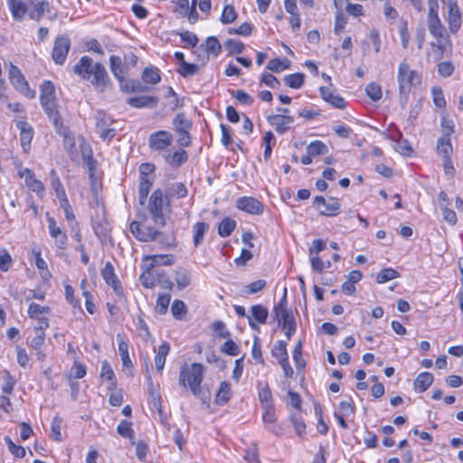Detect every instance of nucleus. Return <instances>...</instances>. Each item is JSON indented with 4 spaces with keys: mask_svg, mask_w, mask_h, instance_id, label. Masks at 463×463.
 <instances>
[{
    "mask_svg": "<svg viewBox=\"0 0 463 463\" xmlns=\"http://www.w3.org/2000/svg\"><path fill=\"white\" fill-rule=\"evenodd\" d=\"M175 282L179 289H184L189 286L191 282L190 272L185 268H177L175 271Z\"/></svg>",
    "mask_w": 463,
    "mask_h": 463,
    "instance_id": "nucleus-32",
    "label": "nucleus"
},
{
    "mask_svg": "<svg viewBox=\"0 0 463 463\" xmlns=\"http://www.w3.org/2000/svg\"><path fill=\"white\" fill-rule=\"evenodd\" d=\"M232 396L231 384L228 382H222L219 390L215 395V403L218 405L226 404Z\"/></svg>",
    "mask_w": 463,
    "mask_h": 463,
    "instance_id": "nucleus-27",
    "label": "nucleus"
},
{
    "mask_svg": "<svg viewBox=\"0 0 463 463\" xmlns=\"http://www.w3.org/2000/svg\"><path fill=\"white\" fill-rule=\"evenodd\" d=\"M221 352L232 356H236L240 353L239 346L235 344L232 339H228L224 344L221 346Z\"/></svg>",
    "mask_w": 463,
    "mask_h": 463,
    "instance_id": "nucleus-64",
    "label": "nucleus"
},
{
    "mask_svg": "<svg viewBox=\"0 0 463 463\" xmlns=\"http://www.w3.org/2000/svg\"><path fill=\"white\" fill-rule=\"evenodd\" d=\"M152 184L153 183L149 179V177H140V182L138 185V197L141 204L145 203V201L148 195Z\"/></svg>",
    "mask_w": 463,
    "mask_h": 463,
    "instance_id": "nucleus-41",
    "label": "nucleus"
},
{
    "mask_svg": "<svg viewBox=\"0 0 463 463\" xmlns=\"http://www.w3.org/2000/svg\"><path fill=\"white\" fill-rule=\"evenodd\" d=\"M141 268L143 269L142 274L139 277V280L143 287L146 288H153L156 285V269L154 264L148 262H142Z\"/></svg>",
    "mask_w": 463,
    "mask_h": 463,
    "instance_id": "nucleus-19",
    "label": "nucleus"
},
{
    "mask_svg": "<svg viewBox=\"0 0 463 463\" xmlns=\"http://www.w3.org/2000/svg\"><path fill=\"white\" fill-rule=\"evenodd\" d=\"M117 431L123 438L132 439L134 435L132 423L126 420L120 421L118 425Z\"/></svg>",
    "mask_w": 463,
    "mask_h": 463,
    "instance_id": "nucleus-56",
    "label": "nucleus"
},
{
    "mask_svg": "<svg viewBox=\"0 0 463 463\" xmlns=\"http://www.w3.org/2000/svg\"><path fill=\"white\" fill-rule=\"evenodd\" d=\"M205 49L208 53L217 56L221 52L222 46L216 37L210 36L205 41Z\"/></svg>",
    "mask_w": 463,
    "mask_h": 463,
    "instance_id": "nucleus-54",
    "label": "nucleus"
},
{
    "mask_svg": "<svg viewBox=\"0 0 463 463\" xmlns=\"http://www.w3.org/2000/svg\"><path fill=\"white\" fill-rule=\"evenodd\" d=\"M428 28L430 34L437 40L443 37L445 33V27L441 24V21L438 15V11H434L433 8L428 11Z\"/></svg>",
    "mask_w": 463,
    "mask_h": 463,
    "instance_id": "nucleus-17",
    "label": "nucleus"
},
{
    "mask_svg": "<svg viewBox=\"0 0 463 463\" xmlns=\"http://www.w3.org/2000/svg\"><path fill=\"white\" fill-rule=\"evenodd\" d=\"M110 61V70L113 75L119 80V82L124 79L123 70H122V61L118 56L112 55L109 58Z\"/></svg>",
    "mask_w": 463,
    "mask_h": 463,
    "instance_id": "nucleus-45",
    "label": "nucleus"
},
{
    "mask_svg": "<svg viewBox=\"0 0 463 463\" xmlns=\"http://www.w3.org/2000/svg\"><path fill=\"white\" fill-rule=\"evenodd\" d=\"M199 65L189 62H183V65L179 67L178 73L184 78H188L190 76L195 75L199 71Z\"/></svg>",
    "mask_w": 463,
    "mask_h": 463,
    "instance_id": "nucleus-52",
    "label": "nucleus"
},
{
    "mask_svg": "<svg viewBox=\"0 0 463 463\" xmlns=\"http://www.w3.org/2000/svg\"><path fill=\"white\" fill-rule=\"evenodd\" d=\"M10 11L14 19L22 21L27 12V6L22 0H8Z\"/></svg>",
    "mask_w": 463,
    "mask_h": 463,
    "instance_id": "nucleus-28",
    "label": "nucleus"
},
{
    "mask_svg": "<svg viewBox=\"0 0 463 463\" xmlns=\"http://www.w3.org/2000/svg\"><path fill=\"white\" fill-rule=\"evenodd\" d=\"M142 79L146 83L156 84L161 80L157 69L146 68L142 73Z\"/></svg>",
    "mask_w": 463,
    "mask_h": 463,
    "instance_id": "nucleus-48",
    "label": "nucleus"
},
{
    "mask_svg": "<svg viewBox=\"0 0 463 463\" xmlns=\"http://www.w3.org/2000/svg\"><path fill=\"white\" fill-rule=\"evenodd\" d=\"M398 27L402 48L407 49L410 42V33L408 31L407 22L405 20H401Z\"/></svg>",
    "mask_w": 463,
    "mask_h": 463,
    "instance_id": "nucleus-61",
    "label": "nucleus"
},
{
    "mask_svg": "<svg viewBox=\"0 0 463 463\" xmlns=\"http://www.w3.org/2000/svg\"><path fill=\"white\" fill-rule=\"evenodd\" d=\"M263 142L265 144V151H264V159L267 161L269 159L271 152H272V146L276 143L275 136L271 131H268L265 133L263 137Z\"/></svg>",
    "mask_w": 463,
    "mask_h": 463,
    "instance_id": "nucleus-51",
    "label": "nucleus"
},
{
    "mask_svg": "<svg viewBox=\"0 0 463 463\" xmlns=\"http://www.w3.org/2000/svg\"><path fill=\"white\" fill-rule=\"evenodd\" d=\"M235 226H236L235 221L230 219V218H225V219L222 220V222L219 224L218 233L221 237H223V238L228 237L233 232V230L235 229Z\"/></svg>",
    "mask_w": 463,
    "mask_h": 463,
    "instance_id": "nucleus-42",
    "label": "nucleus"
},
{
    "mask_svg": "<svg viewBox=\"0 0 463 463\" xmlns=\"http://www.w3.org/2000/svg\"><path fill=\"white\" fill-rule=\"evenodd\" d=\"M237 18V14L232 5H227L224 6L222 14L221 15V22L222 24H231Z\"/></svg>",
    "mask_w": 463,
    "mask_h": 463,
    "instance_id": "nucleus-58",
    "label": "nucleus"
},
{
    "mask_svg": "<svg viewBox=\"0 0 463 463\" xmlns=\"http://www.w3.org/2000/svg\"><path fill=\"white\" fill-rule=\"evenodd\" d=\"M41 105L47 114L49 119L52 121L57 133L61 136L67 137V128L63 126L62 119L58 111L56 99L45 100L41 102Z\"/></svg>",
    "mask_w": 463,
    "mask_h": 463,
    "instance_id": "nucleus-8",
    "label": "nucleus"
},
{
    "mask_svg": "<svg viewBox=\"0 0 463 463\" xmlns=\"http://www.w3.org/2000/svg\"><path fill=\"white\" fill-rule=\"evenodd\" d=\"M56 99L54 84L51 80H45L41 85L40 101Z\"/></svg>",
    "mask_w": 463,
    "mask_h": 463,
    "instance_id": "nucleus-37",
    "label": "nucleus"
},
{
    "mask_svg": "<svg viewBox=\"0 0 463 463\" xmlns=\"http://www.w3.org/2000/svg\"><path fill=\"white\" fill-rule=\"evenodd\" d=\"M144 262H149L150 264H154V268L156 265H164L170 266L174 264L175 258L173 255H154V256H146L144 258Z\"/></svg>",
    "mask_w": 463,
    "mask_h": 463,
    "instance_id": "nucleus-34",
    "label": "nucleus"
},
{
    "mask_svg": "<svg viewBox=\"0 0 463 463\" xmlns=\"http://www.w3.org/2000/svg\"><path fill=\"white\" fill-rule=\"evenodd\" d=\"M275 319L278 320L279 324L282 323V327L296 325L294 314L290 309H284L282 311H279V318Z\"/></svg>",
    "mask_w": 463,
    "mask_h": 463,
    "instance_id": "nucleus-47",
    "label": "nucleus"
},
{
    "mask_svg": "<svg viewBox=\"0 0 463 463\" xmlns=\"http://www.w3.org/2000/svg\"><path fill=\"white\" fill-rule=\"evenodd\" d=\"M231 95L236 99L241 105L251 106L254 102L253 97L249 95L243 90H232L230 91Z\"/></svg>",
    "mask_w": 463,
    "mask_h": 463,
    "instance_id": "nucleus-44",
    "label": "nucleus"
},
{
    "mask_svg": "<svg viewBox=\"0 0 463 463\" xmlns=\"http://www.w3.org/2000/svg\"><path fill=\"white\" fill-rule=\"evenodd\" d=\"M73 71L83 80H90L91 84L99 91H104L110 83L104 65L99 62L94 63L89 56H82L73 66Z\"/></svg>",
    "mask_w": 463,
    "mask_h": 463,
    "instance_id": "nucleus-1",
    "label": "nucleus"
},
{
    "mask_svg": "<svg viewBox=\"0 0 463 463\" xmlns=\"http://www.w3.org/2000/svg\"><path fill=\"white\" fill-rule=\"evenodd\" d=\"M73 71L83 80H90L91 84L99 91H104L110 83L104 65L99 62L94 63L89 56H82L73 66Z\"/></svg>",
    "mask_w": 463,
    "mask_h": 463,
    "instance_id": "nucleus-2",
    "label": "nucleus"
},
{
    "mask_svg": "<svg viewBox=\"0 0 463 463\" xmlns=\"http://www.w3.org/2000/svg\"><path fill=\"white\" fill-rule=\"evenodd\" d=\"M171 296L169 294H161L156 300V311L160 315H165L167 311Z\"/></svg>",
    "mask_w": 463,
    "mask_h": 463,
    "instance_id": "nucleus-59",
    "label": "nucleus"
},
{
    "mask_svg": "<svg viewBox=\"0 0 463 463\" xmlns=\"http://www.w3.org/2000/svg\"><path fill=\"white\" fill-rule=\"evenodd\" d=\"M322 99L327 103L331 104L335 109H343L346 107L345 100L335 94L334 91L330 90L326 87H320L319 89Z\"/></svg>",
    "mask_w": 463,
    "mask_h": 463,
    "instance_id": "nucleus-20",
    "label": "nucleus"
},
{
    "mask_svg": "<svg viewBox=\"0 0 463 463\" xmlns=\"http://www.w3.org/2000/svg\"><path fill=\"white\" fill-rule=\"evenodd\" d=\"M188 194L186 186L180 182H176L171 184L165 192V199L169 200L172 197L184 198Z\"/></svg>",
    "mask_w": 463,
    "mask_h": 463,
    "instance_id": "nucleus-29",
    "label": "nucleus"
},
{
    "mask_svg": "<svg viewBox=\"0 0 463 463\" xmlns=\"http://www.w3.org/2000/svg\"><path fill=\"white\" fill-rule=\"evenodd\" d=\"M400 274L398 271H396L395 269H392V268H386V269H382L378 275H377V278H376V281L379 283V284H383V283H385L391 279H396V278H399Z\"/></svg>",
    "mask_w": 463,
    "mask_h": 463,
    "instance_id": "nucleus-49",
    "label": "nucleus"
},
{
    "mask_svg": "<svg viewBox=\"0 0 463 463\" xmlns=\"http://www.w3.org/2000/svg\"><path fill=\"white\" fill-rule=\"evenodd\" d=\"M15 126L20 131L19 137L22 148L25 153H28L31 149V142L34 135V130L33 127L24 119H16Z\"/></svg>",
    "mask_w": 463,
    "mask_h": 463,
    "instance_id": "nucleus-12",
    "label": "nucleus"
},
{
    "mask_svg": "<svg viewBox=\"0 0 463 463\" xmlns=\"http://www.w3.org/2000/svg\"><path fill=\"white\" fill-rule=\"evenodd\" d=\"M173 125L175 132H185L191 129L193 124L184 113H180L174 118Z\"/></svg>",
    "mask_w": 463,
    "mask_h": 463,
    "instance_id": "nucleus-39",
    "label": "nucleus"
},
{
    "mask_svg": "<svg viewBox=\"0 0 463 463\" xmlns=\"http://www.w3.org/2000/svg\"><path fill=\"white\" fill-rule=\"evenodd\" d=\"M156 281L161 286L162 288L172 290L174 283L169 279L165 270L156 269Z\"/></svg>",
    "mask_w": 463,
    "mask_h": 463,
    "instance_id": "nucleus-50",
    "label": "nucleus"
},
{
    "mask_svg": "<svg viewBox=\"0 0 463 463\" xmlns=\"http://www.w3.org/2000/svg\"><path fill=\"white\" fill-rule=\"evenodd\" d=\"M204 368L202 364L193 363L189 368H181L179 384L183 387L202 383Z\"/></svg>",
    "mask_w": 463,
    "mask_h": 463,
    "instance_id": "nucleus-5",
    "label": "nucleus"
},
{
    "mask_svg": "<svg viewBox=\"0 0 463 463\" xmlns=\"http://www.w3.org/2000/svg\"><path fill=\"white\" fill-rule=\"evenodd\" d=\"M19 175L20 177H24L25 184L31 191L36 193L39 195L43 194L45 191L44 185L40 180L35 178L34 174L32 170H30L29 168H24L23 171L20 172Z\"/></svg>",
    "mask_w": 463,
    "mask_h": 463,
    "instance_id": "nucleus-18",
    "label": "nucleus"
},
{
    "mask_svg": "<svg viewBox=\"0 0 463 463\" xmlns=\"http://www.w3.org/2000/svg\"><path fill=\"white\" fill-rule=\"evenodd\" d=\"M433 375L430 373H420L414 381V389L418 392H424L433 383Z\"/></svg>",
    "mask_w": 463,
    "mask_h": 463,
    "instance_id": "nucleus-25",
    "label": "nucleus"
},
{
    "mask_svg": "<svg viewBox=\"0 0 463 463\" xmlns=\"http://www.w3.org/2000/svg\"><path fill=\"white\" fill-rule=\"evenodd\" d=\"M437 150L439 155L444 158H449L452 153V146L450 139L448 137H441L437 142Z\"/></svg>",
    "mask_w": 463,
    "mask_h": 463,
    "instance_id": "nucleus-38",
    "label": "nucleus"
},
{
    "mask_svg": "<svg viewBox=\"0 0 463 463\" xmlns=\"http://www.w3.org/2000/svg\"><path fill=\"white\" fill-rule=\"evenodd\" d=\"M127 103L133 108H155L158 104V98L155 96H138L131 97L127 99Z\"/></svg>",
    "mask_w": 463,
    "mask_h": 463,
    "instance_id": "nucleus-21",
    "label": "nucleus"
},
{
    "mask_svg": "<svg viewBox=\"0 0 463 463\" xmlns=\"http://www.w3.org/2000/svg\"><path fill=\"white\" fill-rule=\"evenodd\" d=\"M8 75L11 84L16 90L28 99H33L35 97V91L29 88L28 82L17 66L11 63Z\"/></svg>",
    "mask_w": 463,
    "mask_h": 463,
    "instance_id": "nucleus-7",
    "label": "nucleus"
},
{
    "mask_svg": "<svg viewBox=\"0 0 463 463\" xmlns=\"http://www.w3.org/2000/svg\"><path fill=\"white\" fill-rule=\"evenodd\" d=\"M209 229V224L203 222H198L193 226V242L194 247L202 244L204 234Z\"/></svg>",
    "mask_w": 463,
    "mask_h": 463,
    "instance_id": "nucleus-30",
    "label": "nucleus"
},
{
    "mask_svg": "<svg viewBox=\"0 0 463 463\" xmlns=\"http://www.w3.org/2000/svg\"><path fill=\"white\" fill-rule=\"evenodd\" d=\"M164 158L170 166L177 168L188 160V154L185 150L180 148L172 155L165 154Z\"/></svg>",
    "mask_w": 463,
    "mask_h": 463,
    "instance_id": "nucleus-23",
    "label": "nucleus"
},
{
    "mask_svg": "<svg viewBox=\"0 0 463 463\" xmlns=\"http://www.w3.org/2000/svg\"><path fill=\"white\" fill-rule=\"evenodd\" d=\"M71 48V40L66 35H59L54 41L52 59L57 64H63Z\"/></svg>",
    "mask_w": 463,
    "mask_h": 463,
    "instance_id": "nucleus-10",
    "label": "nucleus"
},
{
    "mask_svg": "<svg viewBox=\"0 0 463 463\" xmlns=\"http://www.w3.org/2000/svg\"><path fill=\"white\" fill-rule=\"evenodd\" d=\"M367 96L373 101H377L382 98V88L378 83L371 82L365 88Z\"/></svg>",
    "mask_w": 463,
    "mask_h": 463,
    "instance_id": "nucleus-55",
    "label": "nucleus"
},
{
    "mask_svg": "<svg viewBox=\"0 0 463 463\" xmlns=\"http://www.w3.org/2000/svg\"><path fill=\"white\" fill-rule=\"evenodd\" d=\"M307 153L312 156L324 155L327 153V146L322 141L316 140L307 146Z\"/></svg>",
    "mask_w": 463,
    "mask_h": 463,
    "instance_id": "nucleus-46",
    "label": "nucleus"
},
{
    "mask_svg": "<svg viewBox=\"0 0 463 463\" xmlns=\"http://www.w3.org/2000/svg\"><path fill=\"white\" fill-rule=\"evenodd\" d=\"M173 135L165 130L152 133L148 137V145L152 150L162 151L171 146Z\"/></svg>",
    "mask_w": 463,
    "mask_h": 463,
    "instance_id": "nucleus-11",
    "label": "nucleus"
},
{
    "mask_svg": "<svg viewBox=\"0 0 463 463\" xmlns=\"http://www.w3.org/2000/svg\"><path fill=\"white\" fill-rule=\"evenodd\" d=\"M5 441L8 446L9 451L16 458H23L25 456V449L24 447L15 445L10 437H5Z\"/></svg>",
    "mask_w": 463,
    "mask_h": 463,
    "instance_id": "nucleus-60",
    "label": "nucleus"
},
{
    "mask_svg": "<svg viewBox=\"0 0 463 463\" xmlns=\"http://www.w3.org/2000/svg\"><path fill=\"white\" fill-rule=\"evenodd\" d=\"M269 317V310L266 307L258 304L253 305L250 307V315L248 316L249 326L251 329L260 331V326L256 322L260 324H266Z\"/></svg>",
    "mask_w": 463,
    "mask_h": 463,
    "instance_id": "nucleus-13",
    "label": "nucleus"
},
{
    "mask_svg": "<svg viewBox=\"0 0 463 463\" xmlns=\"http://www.w3.org/2000/svg\"><path fill=\"white\" fill-rule=\"evenodd\" d=\"M131 233L140 241H151L156 239V236L160 234L159 232L156 231L152 227L141 228L138 222L133 221L130 223Z\"/></svg>",
    "mask_w": 463,
    "mask_h": 463,
    "instance_id": "nucleus-15",
    "label": "nucleus"
},
{
    "mask_svg": "<svg viewBox=\"0 0 463 463\" xmlns=\"http://www.w3.org/2000/svg\"><path fill=\"white\" fill-rule=\"evenodd\" d=\"M447 23L451 33H456L462 24L461 14L458 5L450 7L448 11Z\"/></svg>",
    "mask_w": 463,
    "mask_h": 463,
    "instance_id": "nucleus-22",
    "label": "nucleus"
},
{
    "mask_svg": "<svg viewBox=\"0 0 463 463\" xmlns=\"http://www.w3.org/2000/svg\"><path fill=\"white\" fill-rule=\"evenodd\" d=\"M293 360L297 369L300 370L306 366V362L302 357V343L298 341L293 350Z\"/></svg>",
    "mask_w": 463,
    "mask_h": 463,
    "instance_id": "nucleus-57",
    "label": "nucleus"
},
{
    "mask_svg": "<svg viewBox=\"0 0 463 463\" xmlns=\"http://www.w3.org/2000/svg\"><path fill=\"white\" fill-rule=\"evenodd\" d=\"M397 80L399 83L400 102L403 107L408 101V95L413 86L420 84V75L411 70L406 61L400 63Z\"/></svg>",
    "mask_w": 463,
    "mask_h": 463,
    "instance_id": "nucleus-4",
    "label": "nucleus"
},
{
    "mask_svg": "<svg viewBox=\"0 0 463 463\" xmlns=\"http://www.w3.org/2000/svg\"><path fill=\"white\" fill-rule=\"evenodd\" d=\"M313 203L321 215L332 217L336 216L340 212L341 204L335 197H329L326 200L323 196H316Z\"/></svg>",
    "mask_w": 463,
    "mask_h": 463,
    "instance_id": "nucleus-9",
    "label": "nucleus"
},
{
    "mask_svg": "<svg viewBox=\"0 0 463 463\" xmlns=\"http://www.w3.org/2000/svg\"><path fill=\"white\" fill-rule=\"evenodd\" d=\"M148 210L152 214L153 221L156 224L160 226H164L165 224L163 192L161 189H156L152 193L149 198Z\"/></svg>",
    "mask_w": 463,
    "mask_h": 463,
    "instance_id": "nucleus-6",
    "label": "nucleus"
},
{
    "mask_svg": "<svg viewBox=\"0 0 463 463\" xmlns=\"http://www.w3.org/2000/svg\"><path fill=\"white\" fill-rule=\"evenodd\" d=\"M101 277L106 281L108 285H109L116 295L122 297L123 296V288L121 287L120 281L115 274L114 267L110 262H107L104 268L101 269Z\"/></svg>",
    "mask_w": 463,
    "mask_h": 463,
    "instance_id": "nucleus-14",
    "label": "nucleus"
},
{
    "mask_svg": "<svg viewBox=\"0 0 463 463\" xmlns=\"http://www.w3.org/2000/svg\"><path fill=\"white\" fill-rule=\"evenodd\" d=\"M117 338L118 340V352L122 360L123 366L126 368L132 367L133 365L128 354V343L121 337L119 334L117 335Z\"/></svg>",
    "mask_w": 463,
    "mask_h": 463,
    "instance_id": "nucleus-35",
    "label": "nucleus"
},
{
    "mask_svg": "<svg viewBox=\"0 0 463 463\" xmlns=\"http://www.w3.org/2000/svg\"><path fill=\"white\" fill-rule=\"evenodd\" d=\"M171 312L175 318L181 319L182 317L186 313V306L184 301L175 299L172 304Z\"/></svg>",
    "mask_w": 463,
    "mask_h": 463,
    "instance_id": "nucleus-63",
    "label": "nucleus"
},
{
    "mask_svg": "<svg viewBox=\"0 0 463 463\" xmlns=\"http://www.w3.org/2000/svg\"><path fill=\"white\" fill-rule=\"evenodd\" d=\"M45 13H50V3L47 0H43L36 4L34 8L29 12V17L39 22Z\"/></svg>",
    "mask_w": 463,
    "mask_h": 463,
    "instance_id": "nucleus-33",
    "label": "nucleus"
},
{
    "mask_svg": "<svg viewBox=\"0 0 463 463\" xmlns=\"http://www.w3.org/2000/svg\"><path fill=\"white\" fill-rule=\"evenodd\" d=\"M169 351L170 345L167 342H164L158 346L155 356V364L157 372L161 373L163 371Z\"/></svg>",
    "mask_w": 463,
    "mask_h": 463,
    "instance_id": "nucleus-26",
    "label": "nucleus"
},
{
    "mask_svg": "<svg viewBox=\"0 0 463 463\" xmlns=\"http://www.w3.org/2000/svg\"><path fill=\"white\" fill-rule=\"evenodd\" d=\"M73 71L83 80H90L91 84L99 91H104L110 83L104 65L99 62L94 63L89 56H82L73 66Z\"/></svg>",
    "mask_w": 463,
    "mask_h": 463,
    "instance_id": "nucleus-3",
    "label": "nucleus"
},
{
    "mask_svg": "<svg viewBox=\"0 0 463 463\" xmlns=\"http://www.w3.org/2000/svg\"><path fill=\"white\" fill-rule=\"evenodd\" d=\"M290 61L288 60L282 61L279 58L270 60L267 65V69L273 72H279L289 67Z\"/></svg>",
    "mask_w": 463,
    "mask_h": 463,
    "instance_id": "nucleus-53",
    "label": "nucleus"
},
{
    "mask_svg": "<svg viewBox=\"0 0 463 463\" xmlns=\"http://www.w3.org/2000/svg\"><path fill=\"white\" fill-rule=\"evenodd\" d=\"M192 393L199 398L203 403H207L210 401V392L203 391L202 383L188 386Z\"/></svg>",
    "mask_w": 463,
    "mask_h": 463,
    "instance_id": "nucleus-62",
    "label": "nucleus"
},
{
    "mask_svg": "<svg viewBox=\"0 0 463 463\" xmlns=\"http://www.w3.org/2000/svg\"><path fill=\"white\" fill-rule=\"evenodd\" d=\"M305 75L303 73H294L285 76L284 81L287 86L292 89H300L304 84Z\"/></svg>",
    "mask_w": 463,
    "mask_h": 463,
    "instance_id": "nucleus-43",
    "label": "nucleus"
},
{
    "mask_svg": "<svg viewBox=\"0 0 463 463\" xmlns=\"http://www.w3.org/2000/svg\"><path fill=\"white\" fill-rule=\"evenodd\" d=\"M119 83L121 90L127 93L145 92L149 90L146 85L143 84L139 80L123 79Z\"/></svg>",
    "mask_w": 463,
    "mask_h": 463,
    "instance_id": "nucleus-24",
    "label": "nucleus"
},
{
    "mask_svg": "<svg viewBox=\"0 0 463 463\" xmlns=\"http://www.w3.org/2000/svg\"><path fill=\"white\" fill-rule=\"evenodd\" d=\"M238 209L250 214H261L264 210L263 204L253 197L243 196L236 201Z\"/></svg>",
    "mask_w": 463,
    "mask_h": 463,
    "instance_id": "nucleus-16",
    "label": "nucleus"
},
{
    "mask_svg": "<svg viewBox=\"0 0 463 463\" xmlns=\"http://www.w3.org/2000/svg\"><path fill=\"white\" fill-rule=\"evenodd\" d=\"M259 399L262 407H269L273 405L271 390L268 383H265L264 384L260 383L259 385Z\"/></svg>",
    "mask_w": 463,
    "mask_h": 463,
    "instance_id": "nucleus-36",
    "label": "nucleus"
},
{
    "mask_svg": "<svg viewBox=\"0 0 463 463\" xmlns=\"http://www.w3.org/2000/svg\"><path fill=\"white\" fill-rule=\"evenodd\" d=\"M271 354L274 358L278 359L279 362L288 358L287 343L283 340H278L271 349Z\"/></svg>",
    "mask_w": 463,
    "mask_h": 463,
    "instance_id": "nucleus-40",
    "label": "nucleus"
},
{
    "mask_svg": "<svg viewBox=\"0 0 463 463\" xmlns=\"http://www.w3.org/2000/svg\"><path fill=\"white\" fill-rule=\"evenodd\" d=\"M100 377L109 381V386H108L109 390L116 389L117 381L115 378L114 372H113L109 363L106 360L102 362Z\"/></svg>",
    "mask_w": 463,
    "mask_h": 463,
    "instance_id": "nucleus-31",
    "label": "nucleus"
}]
</instances>
